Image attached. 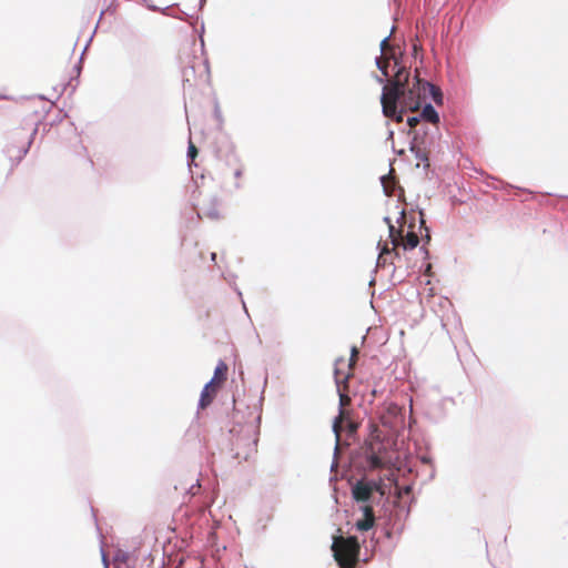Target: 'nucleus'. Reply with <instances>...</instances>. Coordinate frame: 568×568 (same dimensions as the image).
<instances>
[{
  "mask_svg": "<svg viewBox=\"0 0 568 568\" xmlns=\"http://www.w3.org/2000/svg\"><path fill=\"white\" fill-rule=\"evenodd\" d=\"M384 513L387 518L383 523L381 534L388 539L400 535L409 509L405 505L392 504L384 509ZM378 520L382 518L379 517ZM381 525L382 523L376 520V529L373 530L369 541L364 537V554H362V546L356 536H344L341 529L337 530L338 535L332 536L331 550L339 568H353L361 560L365 562L369 560L368 551H373L379 542V537L376 538L375 535Z\"/></svg>",
  "mask_w": 568,
  "mask_h": 568,
  "instance_id": "nucleus-1",
  "label": "nucleus"
},
{
  "mask_svg": "<svg viewBox=\"0 0 568 568\" xmlns=\"http://www.w3.org/2000/svg\"><path fill=\"white\" fill-rule=\"evenodd\" d=\"M384 483L382 479L363 477L352 486V495L359 504L361 517L355 520L354 528L363 535L375 528V506H379L384 497Z\"/></svg>",
  "mask_w": 568,
  "mask_h": 568,
  "instance_id": "nucleus-2",
  "label": "nucleus"
},
{
  "mask_svg": "<svg viewBox=\"0 0 568 568\" xmlns=\"http://www.w3.org/2000/svg\"><path fill=\"white\" fill-rule=\"evenodd\" d=\"M261 413L255 417L257 425L242 426L240 423L231 427L227 433H222L220 443L221 453L227 454L237 464L247 462L257 452Z\"/></svg>",
  "mask_w": 568,
  "mask_h": 568,
  "instance_id": "nucleus-3",
  "label": "nucleus"
},
{
  "mask_svg": "<svg viewBox=\"0 0 568 568\" xmlns=\"http://www.w3.org/2000/svg\"><path fill=\"white\" fill-rule=\"evenodd\" d=\"M211 150L214 158L226 166H232L239 163L240 155L236 152V145L232 141L231 135L223 130L215 133L211 143Z\"/></svg>",
  "mask_w": 568,
  "mask_h": 568,
  "instance_id": "nucleus-4",
  "label": "nucleus"
},
{
  "mask_svg": "<svg viewBox=\"0 0 568 568\" xmlns=\"http://www.w3.org/2000/svg\"><path fill=\"white\" fill-rule=\"evenodd\" d=\"M357 423L343 410L342 403H339V413L333 419L332 429L336 437L335 455L341 450L342 445L347 439L354 437L357 432Z\"/></svg>",
  "mask_w": 568,
  "mask_h": 568,
  "instance_id": "nucleus-5",
  "label": "nucleus"
},
{
  "mask_svg": "<svg viewBox=\"0 0 568 568\" xmlns=\"http://www.w3.org/2000/svg\"><path fill=\"white\" fill-rule=\"evenodd\" d=\"M424 82L426 80L420 79L416 70L412 85L408 82L406 89H404V106L409 111H417L426 101L427 93Z\"/></svg>",
  "mask_w": 568,
  "mask_h": 568,
  "instance_id": "nucleus-6",
  "label": "nucleus"
},
{
  "mask_svg": "<svg viewBox=\"0 0 568 568\" xmlns=\"http://www.w3.org/2000/svg\"><path fill=\"white\" fill-rule=\"evenodd\" d=\"M404 89L406 87L399 83V80H390L384 85L381 95V103L386 105H404Z\"/></svg>",
  "mask_w": 568,
  "mask_h": 568,
  "instance_id": "nucleus-7",
  "label": "nucleus"
},
{
  "mask_svg": "<svg viewBox=\"0 0 568 568\" xmlns=\"http://www.w3.org/2000/svg\"><path fill=\"white\" fill-rule=\"evenodd\" d=\"M37 133H38V124L33 129V131L31 132V134L28 138V141L24 144H22L20 146L8 145L6 148L4 152L8 155L9 160L11 161L12 166L18 165L23 160V158L28 154Z\"/></svg>",
  "mask_w": 568,
  "mask_h": 568,
  "instance_id": "nucleus-8",
  "label": "nucleus"
},
{
  "mask_svg": "<svg viewBox=\"0 0 568 568\" xmlns=\"http://www.w3.org/2000/svg\"><path fill=\"white\" fill-rule=\"evenodd\" d=\"M385 59L394 63L393 69L395 74L393 80H399L400 84L407 87L409 82V71L402 64V57L397 55L396 52H389L385 54Z\"/></svg>",
  "mask_w": 568,
  "mask_h": 568,
  "instance_id": "nucleus-9",
  "label": "nucleus"
},
{
  "mask_svg": "<svg viewBox=\"0 0 568 568\" xmlns=\"http://www.w3.org/2000/svg\"><path fill=\"white\" fill-rule=\"evenodd\" d=\"M217 393V385L214 382V378H211L209 382H206L201 390L200 398L197 402V409H205L209 407Z\"/></svg>",
  "mask_w": 568,
  "mask_h": 568,
  "instance_id": "nucleus-10",
  "label": "nucleus"
},
{
  "mask_svg": "<svg viewBox=\"0 0 568 568\" xmlns=\"http://www.w3.org/2000/svg\"><path fill=\"white\" fill-rule=\"evenodd\" d=\"M91 39L92 37L89 39L88 43L85 44L82 53H81V57L79 59V61L73 65V72H74V75H71L70 77V80L69 82L67 83V85L64 87V90L67 88H70L71 89V93H73L75 90H77V87L79 84V78H80V74L82 72V69H83V58H84V53H85V50L89 45V43L91 42Z\"/></svg>",
  "mask_w": 568,
  "mask_h": 568,
  "instance_id": "nucleus-11",
  "label": "nucleus"
},
{
  "mask_svg": "<svg viewBox=\"0 0 568 568\" xmlns=\"http://www.w3.org/2000/svg\"><path fill=\"white\" fill-rule=\"evenodd\" d=\"M176 18L182 21H189L191 24H193V29L199 36L202 53H204V51H205V42H204L205 26H204V22L202 21L200 29H196L195 23H196L197 19L194 21V18L192 14L181 11L180 16H178Z\"/></svg>",
  "mask_w": 568,
  "mask_h": 568,
  "instance_id": "nucleus-12",
  "label": "nucleus"
},
{
  "mask_svg": "<svg viewBox=\"0 0 568 568\" xmlns=\"http://www.w3.org/2000/svg\"><path fill=\"white\" fill-rule=\"evenodd\" d=\"M408 110L404 105H386L383 103L382 112L386 118L392 119L393 121L399 123L404 119L405 111Z\"/></svg>",
  "mask_w": 568,
  "mask_h": 568,
  "instance_id": "nucleus-13",
  "label": "nucleus"
},
{
  "mask_svg": "<svg viewBox=\"0 0 568 568\" xmlns=\"http://www.w3.org/2000/svg\"><path fill=\"white\" fill-rule=\"evenodd\" d=\"M419 118L422 121L432 123V124H438L439 123V114L434 108V105L429 102H426L422 111L419 112Z\"/></svg>",
  "mask_w": 568,
  "mask_h": 568,
  "instance_id": "nucleus-14",
  "label": "nucleus"
},
{
  "mask_svg": "<svg viewBox=\"0 0 568 568\" xmlns=\"http://www.w3.org/2000/svg\"><path fill=\"white\" fill-rule=\"evenodd\" d=\"M429 145H416V142H410L409 151L415 155V158L424 163V168H429V154H428Z\"/></svg>",
  "mask_w": 568,
  "mask_h": 568,
  "instance_id": "nucleus-15",
  "label": "nucleus"
},
{
  "mask_svg": "<svg viewBox=\"0 0 568 568\" xmlns=\"http://www.w3.org/2000/svg\"><path fill=\"white\" fill-rule=\"evenodd\" d=\"M131 555L129 551L123 550L121 548H116L112 556V561L114 564V568H132L129 565V559Z\"/></svg>",
  "mask_w": 568,
  "mask_h": 568,
  "instance_id": "nucleus-16",
  "label": "nucleus"
},
{
  "mask_svg": "<svg viewBox=\"0 0 568 568\" xmlns=\"http://www.w3.org/2000/svg\"><path fill=\"white\" fill-rule=\"evenodd\" d=\"M424 87H425V90H426V93H427V98H432V100L437 105L443 104V102H444V94H443V92H442L439 87L430 83L427 80H426V82H424Z\"/></svg>",
  "mask_w": 568,
  "mask_h": 568,
  "instance_id": "nucleus-17",
  "label": "nucleus"
},
{
  "mask_svg": "<svg viewBox=\"0 0 568 568\" xmlns=\"http://www.w3.org/2000/svg\"><path fill=\"white\" fill-rule=\"evenodd\" d=\"M220 199L216 195L211 196L209 204L203 209V214L215 221L220 219L219 212Z\"/></svg>",
  "mask_w": 568,
  "mask_h": 568,
  "instance_id": "nucleus-18",
  "label": "nucleus"
},
{
  "mask_svg": "<svg viewBox=\"0 0 568 568\" xmlns=\"http://www.w3.org/2000/svg\"><path fill=\"white\" fill-rule=\"evenodd\" d=\"M410 142H416V145H430V141L428 139V129L425 126H420L415 129Z\"/></svg>",
  "mask_w": 568,
  "mask_h": 568,
  "instance_id": "nucleus-19",
  "label": "nucleus"
},
{
  "mask_svg": "<svg viewBox=\"0 0 568 568\" xmlns=\"http://www.w3.org/2000/svg\"><path fill=\"white\" fill-rule=\"evenodd\" d=\"M214 378V382L216 383V381H220L221 383H223L224 381H226L227 378V365L223 362V361H220L214 369V374H213V377Z\"/></svg>",
  "mask_w": 568,
  "mask_h": 568,
  "instance_id": "nucleus-20",
  "label": "nucleus"
},
{
  "mask_svg": "<svg viewBox=\"0 0 568 568\" xmlns=\"http://www.w3.org/2000/svg\"><path fill=\"white\" fill-rule=\"evenodd\" d=\"M197 154H199V149L190 141L189 145H187V151H186L187 166H189L190 171L192 170V165L196 166L195 158L197 156Z\"/></svg>",
  "mask_w": 568,
  "mask_h": 568,
  "instance_id": "nucleus-21",
  "label": "nucleus"
},
{
  "mask_svg": "<svg viewBox=\"0 0 568 568\" xmlns=\"http://www.w3.org/2000/svg\"><path fill=\"white\" fill-rule=\"evenodd\" d=\"M419 243L418 236L414 232H408L403 244L405 251L414 250Z\"/></svg>",
  "mask_w": 568,
  "mask_h": 568,
  "instance_id": "nucleus-22",
  "label": "nucleus"
},
{
  "mask_svg": "<svg viewBox=\"0 0 568 568\" xmlns=\"http://www.w3.org/2000/svg\"><path fill=\"white\" fill-rule=\"evenodd\" d=\"M195 70L193 65H187L182 69V82L185 88L186 84L192 87L191 79L194 77Z\"/></svg>",
  "mask_w": 568,
  "mask_h": 568,
  "instance_id": "nucleus-23",
  "label": "nucleus"
},
{
  "mask_svg": "<svg viewBox=\"0 0 568 568\" xmlns=\"http://www.w3.org/2000/svg\"><path fill=\"white\" fill-rule=\"evenodd\" d=\"M213 116L217 121V131L223 130V115L217 99H214Z\"/></svg>",
  "mask_w": 568,
  "mask_h": 568,
  "instance_id": "nucleus-24",
  "label": "nucleus"
},
{
  "mask_svg": "<svg viewBox=\"0 0 568 568\" xmlns=\"http://www.w3.org/2000/svg\"><path fill=\"white\" fill-rule=\"evenodd\" d=\"M367 466L372 469H376V468H379L383 466V460L382 458L372 453L368 457H367Z\"/></svg>",
  "mask_w": 568,
  "mask_h": 568,
  "instance_id": "nucleus-25",
  "label": "nucleus"
},
{
  "mask_svg": "<svg viewBox=\"0 0 568 568\" xmlns=\"http://www.w3.org/2000/svg\"><path fill=\"white\" fill-rule=\"evenodd\" d=\"M389 39H390V34L386 36L383 38V40L381 41L379 43V49H381V54L383 57V54L386 52L389 53V52H395L394 48L392 45H389Z\"/></svg>",
  "mask_w": 568,
  "mask_h": 568,
  "instance_id": "nucleus-26",
  "label": "nucleus"
},
{
  "mask_svg": "<svg viewBox=\"0 0 568 568\" xmlns=\"http://www.w3.org/2000/svg\"><path fill=\"white\" fill-rule=\"evenodd\" d=\"M376 68L382 72L385 78H388V65L383 61L382 55L375 58Z\"/></svg>",
  "mask_w": 568,
  "mask_h": 568,
  "instance_id": "nucleus-27",
  "label": "nucleus"
},
{
  "mask_svg": "<svg viewBox=\"0 0 568 568\" xmlns=\"http://www.w3.org/2000/svg\"><path fill=\"white\" fill-rule=\"evenodd\" d=\"M141 6H144L148 10L150 11H153V12H162L164 13L166 11L168 8H159L158 6H155L154 3H152L150 0H136Z\"/></svg>",
  "mask_w": 568,
  "mask_h": 568,
  "instance_id": "nucleus-28",
  "label": "nucleus"
},
{
  "mask_svg": "<svg viewBox=\"0 0 568 568\" xmlns=\"http://www.w3.org/2000/svg\"><path fill=\"white\" fill-rule=\"evenodd\" d=\"M118 8H119V2H118V0H112V1L109 3V6H108L104 10H102V11H101L100 17H99V21L102 19V17H103V14H104L105 12H108V13H110V14H114V13L116 12Z\"/></svg>",
  "mask_w": 568,
  "mask_h": 568,
  "instance_id": "nucleus-29",
  "label": "nucleus"
},
{
  "mask_svg": "<svg viewBox=\"0 0 568 568\" xmlns=\"http://www.w3.org/2000/svg\"><path fill=\"white\" fill-rule=\"evenodd\" d=\"M419 122H422L419 114L407 118V125L409 126L408 134H410L412 132H414L415 129H417L416 126L417 124H419Z\"/></svg>",
  "mask_w": 568,
  "mask_h": 568,
  "instance_id": "nucleus-30",
  "label": "nucleus"
},
{
  "mask_svg": "<svg viewBox=\"0 0 568 568\" xmlns=\"http://www.w3.org/2000/svg\"><path fill=\"white\" fill-rule=\"evenodd\" d=\"M384 222L388 225V230H389V237L392 239V243L395 245L396 244V239H395V226L394 224L392 223V220L390 217L388 216H385L384 217Z\"/></svg>",
  "mask_w": 568,
  "mask_h": 568,
  "instance_id": "nucleus-31",
  "label": "nucleus"
},
{
  "mask_svg": "<svg viewBox=\"0 0 568 568\" xmlns=\"http://www.w3.org/2000/svg\"><path fill=\"white\" fill-rule=\"evenodd\" d=\"M231 168H234L233 175L235 179H240L243 175L244 168L241 158H239V163L232 165Z\"/></svg>",
  "mask_w": 568,
  "mask_h": 568,
  "instance_id": "nucleus-32",
  "label": "nucleus"
},
{
  "mask_svg": "<svg viewBox=\"0 0 568 568\" xmlns=\"http://www.w3.org/2000/svg\"><path fill=\"white\" fill-rule=\"evenodd\" d=\"M65 116H68V113H67V112H64L63 110H60V111H59V114L57 115V118H55V119H53L51 123H49V126L51 128V126H53V125L58 124V123H59V122H61Z\"/></svg>",
  "mask_w": 568,
  "mask_h": 568,
  "instance_id": "nucleus-33",
  "label": "nucleus"
},
{
  "mask_svg": "<svg viewBox=\"0 0 568 568\" xmlns=\"http://www.w3.org/2000/svg\"><path fill=\"white\" fill-rule=\"evenodd\" d=\"M359 355V351L356 346H353L351 348V358H349V367L355 363V361L357 359Z\"/></svg>",
  "mask_w": 568,
  "mask_h": 568,
  "instance_id": "nucleus-34",
  "label": "nucleus"
},
{
  "mask_svg": "<svg viewBox=\"0 0 568 568\" xmlns=\"http://www.w3.org/2000/svg\"><path fill=\"white\" fill-rule=\"evenodd\" d=\"M103 568H110V560L103 547L100 549Z\"/></svg>",
  "mask_w": 568,
  "mask_h": 568,
  "instance_id": "nucleus-35",
  "label": "nucleus"
},
{
  "mask_svg": "<svg viewBox=\"0 0 568 568\" xmlns=\"http://www.w3.org/2000/svg\"><path fill=\"white\" fill-rule=\"evenodd\" d=\"M338 454H339V450L336 454V458L335 457L333 458V462L331 465V470L335 471V474H338V470H335L338 467Z\"/></svg>",
  "mask_w": 568,
  "mask_h": 568,
  "instance_id": "nucleus-36",
  "label": "nucleus"
},
{
  "mask_svg": "<svg viewBox=\"0 0 568 568\" xmlns=\"http://www.w3.org/2000/svg\"><path fill=\"white\" fill-rule=\"evenodd\" d=\"M394 251V248H389L386 244L384 245V247L381 250V254L378 256V262L382 260L383 255L384 254H389Z\"/></svg>",
  "mask_w": 568,
  "mask_h": 568,
  "instance_id": "nucleus-37",
  "label": "nucleus"
},
{
  "mask_svg": "<svg viewBox=\"0 0 568 568\" xmlns=\"http://www.w3.org/2000/svg\"><path fill=\"white\" fill-rule=\"evenodd\" d=\"M267 379H268V378H267V374H266V375H265V377H264V382H263V389H265V387H266V385H267ZM263 394H264V390H262V394H261V396H260V400H258V403H260V408L262 407V402H263V398H264Z\"/></svg>",
  "mask_w": 568,
  "mask_h": 568,
  "instance_id": "nucleus-38",
  "label": "nucleus"
},
{
  "mask_svg": "<svg viewBox=\"0 0 568 568\" xmlns=\"http://www.w3.org/2000/svg\"><path fill=\"white\" fill-rule=\"evenodd\" d=\"M419 213H420V227H425V230H426V237L429 241L428 229L425 226V220L423 217V212L420 211Z\"/></svg>",
  "mask_w": 568,
  "mask_h": 568,
  "instance_id": "nucleus-39",
  "label": "nucleus"
},
{
  "mask_svg": "<svg viewBox=\"0 0 568 568\" xmlns=\"http://www.w3.org/2000/svg\"><path fill=\"white\" fill-rule=\"evenodd\" d=\"M420 462L424 464V465H432V459L429 456H426V455H423L420 456Z\"/></svg>",
  "mask_w": 568,
  "mask_h": 568,
  "instance_id": "nucleus-40",
  "label": "nucleus"
},
{
  "mask_svg": "<svg viewBox=\"0 0 568 568\" xmlns=\"http://www.w3.org/2000/svg\"><path fill=\"white\" fill-rule=\"evenodd\" d=\"M375 80H376L378 83L386 85V84H385V83H386V80H385V77H384V75H383V77L375 75Z\"/></svg>",
  "mask_w": 568,
  "mask_h": 568,
  "instance_id": "nucleus-41",
  "label": "nucleus"
},
{
  "mask_svg": "<svg viewBox=\"0 0 568 568\" xmlns=\"http://www.w3.org/2000/svg\"><path fill=\"white\" fill-rule=\"evenodd\" d=\"M405 216H406V215H405V211H404V210H403V211H400L399 216H398V219H397V223H402V222H404V221H405Z\"/></svg>",
  "mask_w": 568,
  "mask_h": 568,
  "instance_id": "nucleus-42",
  "label": "nucleus"
},
{
  "mask_svg": "<svg viewBox=\"0 0 568 568\" xmlns=\"http://www.w3.org/2000/svg\"><path fill=\"white\" fill-rule=\"evenodd\" d=\"M91 511H92L93 518H94V520H95L97 529L100 531V528H99V525H98L97 515H95V510H94V508H93V507H91Z\"/></svg>",
  "mask_w": 568,
  "mask_h": 568,
  "instance_id": "nucleus-43",
  "label": "nucleus"
},
{
  "mask_svg": "<svg viewBox=\"0 0 568 568\" xmlns=\"http://www.w3.org/2000/svg\"><path fill=\"white\" fill-rule=\"evenodd\" d=\"M205 3H206V0H200V1H199V10H200V11H201V10H203V8H204Z\"/></svg>",
  "mask_w": 568,
  "mask_h": 568,
  "instance_id": "nucleus-44",
  "label": "nucleus"
},
{
  "mask_svg": "<svg viewBox=\"0 0 568 568\" xmlns=\"http://www.w3.org/2000/svg\"><path fill=\"white\" fill-rule=\"evenodd\" d=\"M377 394H378V390H377L375 387H374V388H372V390H371V396L374 398V397H376V396H377Z\"/></svg>",
  "mask_w": 568,
  "mask_h": 568,
  "instance_id": "nucleus-45",
  "label": "nucleus"
},
{
  "mask_svg": "<svg viewBox=\"0 0 568 568\" xmlns=\"http://www.w3.org/2000/svg\"><path fill=\"white\" fill-rule=\"evenodd\" d=\"M393 138H394V131L389 130L388 134H387V140H393Z\"/></svg>",
  "mask_w": 568,
  "mask_h": 568,
  "instance_id": "nucleus-46",
  "label": "nucleus"
},
{
  "mask_svg": "<svg viewBox=\"0 0 568 568\" xmlns=\"http://www.w3.org/2000/svg\"><path fill=\"white\" fill-rule=\"evenodd\" d=\"M420 252L425 254V257H428L429 253H428V251L425 248V246H422V247H420Z\"/></svg>",
  "mask_w": 568,
  "mask_h": 568,
  "instance_id": "nucleus-47",
  "label": "nucleus"
},
{
  "mask_svg": "<svg viewBox=\"0 0 568 568\" xmlns=\"http://www.w3.org/2000/svg\"><path fill=\"white\" fill-rule=\"evenodd\" d=\"M434 476H435V468L432 466L429 479L434 478Z\"/></svg>",
  "mask_w": 568,
  "mask_h": 568,
  "instance_id": "nucleus-48",
  "label": "nucleus"
},
{
  "mask_svg": "<svg viewBox=\"0 0 568 568\" xmlns=\"http://www.w3.org/2000/svg\"><path fill=\"white\" fill-rule=\"evenodd\" d=\"M335 382H336V384H339V382H341V379H339V376H338L337 372H335Z\"/></svg>",
  "mask_w": 568,
  "mask_h": 568,
  "instance_id": "nucleus-49",
  "label": "nucleus"
},
{
  "mask_svg": "<svg viewBox=\"0 0 568 568\" xmlns=\"http://www.w3.org/2000/svg\"><path fill=\"white\" fill-rule=\"evenodd\" d=\"M211 260L215 262V260H216V253H212V254H211Z\"/></svg>",
  "mask_w": 568,
  "mask_h": 568,
  "instance_id": "nucleus-50",
  "label": "nucleus"
},
{
  "mask_svg": "<svg viewBox=\"0 0 568 568\" xmlns=\"http://www.w3.org/2000/svg\"><path fill=\"white\" fill-rule=\"evenodd\" d=\"M234 409L239 410V403L236 400H234Z\"/></svg>",
  "mask_w": 568,
  "mask_h": 568,
  "instance_id": "nucleus-51",
  "label": "nucleus"
},
{
  "mask_svg": "<svg viewBox=\"0 0 568 568\" xmlns=\"http://www.w3.org/2000/svg\"><path fill=\"white\" fill-rule=\"evenodd\" d=\"M234 186L236 190H239V189H241L242 185H241V183L236 182Z\"/></svg>",
  "mask_w": 568,
  "mask_h": 568,
  "instance_id": "nucleus-52",
  "label": "nucleus"
},
{
  "mask_svg": "<svg viewBox=\"0 0 568 568\" xmlns=\"http://www.w3.org/2000/svg\"><path fill=\"white\" fill-rule=\"evenodd\" d=\"M1 99H3V100H10V97H8V95H1Z\"/></svg>",
  "mask_w": 568,
  "mask_h": 568,
  "instance_id": "nucleus-53",
  "label": "nucleus"
},
{
  "mask_svg": "<svg viewBox=\"0 0 568 568\" xmlns=\"http://www.w3.org/2000/svg\"><path fill=\"white\" fill-rule=\"evenodd\" d=\"M242 305H243L244 312L247 313V308H246L245 302H242Z\"/></svg>",
  "mask_w": 568,
  "mask_h": 568,
  "instance_id": "nucleus-54",
  "label": "nucleus"
},
{
  "mask_svg": "<svg viewBox=\"0 0 568 568\" xmlns=\"http://www.w3.org/2000/svg\"><path fill=\"white\" fill-rule=\"evenodd\" d=\"M242 305H243L244 312L247 313V308H246L245 302H242Z\"/></svg>",
  "mask_w": 568,
  "mask_h": 568,
  "instance_id": "nucleus-55",
  "label": "nucleus"
},
{
  "mask_svg": "<svg viewBox=\"0 0 568 568\" xmlns=\"http://www.w3.org/2000/svg\"><path fill=\"white\" fill-rule=\"evenodd\" d=\"M242 305H243L244 312L247 313V308H246L245 302H242Z\"/></svg>",
  "mask_w": 568,
  "mask_h": 568,
  "instance_id": "nucleus-56",
  "label": "nucleus"
},
{
  "mask_svg": "<svg viewBox=\"0 0 568 568\" xmlns=\"http://www.w3.org/2000/svg\"><path fill=\"white\" fill-rule=\"evenodd\" d=\"M413 49H414V52L416 53V52H417V45H416V44H414V48H413Z\"/></svg>",
  "mask_w": 568,
  "mask_h": 568,
  "instance_id": "nucleus-57",
  "label": "nucleus"
},
{
  "mask_svg": "<svg viewBox=\"0 0 568 568\" xmlns=\"http://www.w3.org/2000/svg\"><path fill=\"white\" fill-rule=\"evenodd\" d=\"M385 179H386V176H382L381 178V181H382L383 184H384Z\"/></svg>",
  "mask_w": 568,
  "mask_h": 568,
  "instance_id": "nucleus-58",
  "label": "nucleus"
},
{
  "mask_svg": "<svg viewBox=\"0 0 568 568\" xmlns=\"http://www.w3.org/2000/svg\"><path fill=\"white\" fill-rule=\"evenodd\" d=\"M430 267H432L430 264H427L426 271H428Z\"/></svg>",
  "mask_w": 568,
  "mask_h": 568,
  "instance_id": "nucleus-59",
  "label": "nucleus"
}]
</instances>
